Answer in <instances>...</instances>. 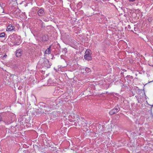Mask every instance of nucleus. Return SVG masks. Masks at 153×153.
Here are the masks:
<instances>
[{"instance_id":"nucleus-3","label":"nucleus","mask_w":153,"mask_h":153,"mask_svg":"<svg viewBox=\"0 0 153 153\" xmlns=\"http://www.w3.org/2000/svg\"><path fill=\"white\" fill-rule=\"evenodd\" d=\"M120 109L119 108L115 107L110 111L109 114L110 115H113L114 114L117 113L120 111Z\"/></svg>"},{"instance_id":"nucleus-22","label":"nucleus","mask_w":153,"mask_h":153,"mask_svg":"<svg viewBox=\"0 0 153 153\" xmlns=\"http://www.w3.org/2000/svg\"><path fill=\"white\" fill-rule=\"evenodd\" d=\"M141 128H140V131L141 130Z\"/></svg>"},{"instance_id":"nucleus-1","label":"nucleus","mask_w":153,"mask_h":153,"mask_svg":"<svg viewBox=\"0 0 153 153\" xmlns=\"http://www.w3.org/2000/svg\"><path fill=\"white\" fill-rule=\"evenodd\" d=\"M8 39L11 42L10 45L12 46L19 45L21 42V37L15 33L10 35Z\"/></svg>"},{"instance_id":"nucleus-8","label":"nucleus","mask_w":153,"mask_h":153,"mask_svg":"<svg viewBox=\"0 0 153 153\" xmlns=\"http://www.w3.org/2000/svg\"><path fill=\"white\" fill-rule=\"evenodd\" d=\"M87 54L85 55L84 58L86 60H90L91 59V57L90 55L87 54V53H86Z\"/></svg>"},{"instance_id":"nucleus-2","label":"nucleus","mask_w":153,"mask_h":153,"mask_svg":"<svg viewBox=\"0 0 153 153\" xmlns=\"http://www.w3.org/2000/svg\"><path fill=\"white\" fill-rule=\"evenodd\" d=\"M15 116L13 114H10L6 117L3 120L6 124L8 125L13 122Z\"/></svg>"},{"instance_id":"nucleus-10","label":"nucleus","mask_w":153,"mask_h":153,"mask_svg":"<svg viewBox=\"0 0 153 153\" xmlns=\"http://www.w3.org/2000/svg\"><path fill=\"white\" fill-rule=\"evenodd\" d=\"M63 97L64 99H68L69 98H70V96L67 93H65Z\"/></svg>"},{"instance_id":"nucleus-15","label":"nucleus","mask_w":153,"mask_h":153,"mask_svg":"<svg viewBox=\"0 0 153 153\" xmlns=\"http://www.w3.org/2000/svg\"><path fill=\"white\" fill-rule=\"evenodd\" d=\"M7 55L6 54H5L3 56L2 58L4 59V58H6L7 57Z\"/></svg>"},{"instance_id":"nucleus-17","label":"nucleus","mask_w":153,"mask_h":153,"mask_svg":"<svg viewBox=\"0 0 153 153\" xmlns=\"http://www.w3.org/2000/svg\"><path fill=\"white\" fill-rule=\"evenodd\" d=\"M130 1L133 2L135 0H128Z\"/></svg>"},{"instance_id":"nucleus-13","label":"nucleus","mask_w":153,"mask_h":153,"mask_svg":"<svg viewBox=\"0 0 153 153\" xmlns=\"http://www.w3.org/2000/svg\"><path fill=\"white\" fill-rule=\"evenodd\" d=\"M85 71L87 73H89L91 71V69L89 68H86L85 69Z\"/></svg>"},{"instance_id":"nucleus-16","label":"nucleus","mask_w":153,"mask_h":153,"mask_svg":"<svg viewBox=\"0 0 153 153\" xmlns=\"http://www.w3.org/2000/svg\"><path fill=\"white\" fill-rule=\"evenodd\" d=\"M43 21H45V22H47V21H48V20L47 19H46L44 18L43 19Z\"/></svg>"},{"instance_id":"nucleus-14","label":"nucleus","mask_w":153,"mask_h":153,"mask_svg":"<svg viewBox=\"0 0 153 153\" xmlns=\"http://www.w3.org/2000/svg\"><path fill=\"white\" fill-rule=\"evenodd\" d=\"M5 35V34L4 33H2L0 34V38L4 37Z\"/></svg>"},{"instance_id":"nucleus-7","label":"nucleus","mask_w":153,"mask_h":153,"mask_svg":"<svg viewBox=\"0 0 153 153\" xmlns=\"http://www.w3.org/2000/svg\"><path fill=\"white\" fill-rule=\"evenodd\" d=\"M16 52V55L17 57H19L22 55V51L21 50H17Z\"/></svg>"},{"instance_id":"nucleus-19","label":"nucleus","mask_w":153,"mask_h":153,"mask_svg":"<svg viewBox=\"0 0 153 153\" xmlns=\"http://www.w3.org/2000/svg\"><path fill=\"white\" fill-rule=\"evenodd\" d=\"M138 102L139 103H141L142 102V101H140H140H139V100H138Z\"/></svg>"},{"instance_id":"nucleus-9","label":"nucleus","mask_w":153,"mask_h":153,"mask_svg":"<svg viewBox=\"0 0 153 153\" xmlns=\"http://www.w3.org/2000/svg\"><path fill=\"white\" fill-rule=\"evenodd\" d=\"M51 46H50L49 47L47 48V49L45 51V54H49L51 53Z\"/></svg>"},{"instance_id":"nucleus-12","label":"nucleus","mask_w":153,"mask_h":153,"mask_svg":"<svg viewBox=\"0 0 153 153\" xmlns=\"http://www.w3.org/2000/svg\"><path fill=\"white\" fill-rule=\"evenodd\" d=\"M19 121L20 125H23L25 123V121H23V120H22V119L21 118L19 120Z\"/></svg>"},{"instance_id":"nucleus-6","label":"nucleus","mask_w":153,"mask_h":153,"mask_svg":"<svg viewBox=\"0 0 153 153\" xmlns=\"http://www.w3.org/2000/svg\"><path fill=\"white\" fill-rule=\"evenodd\" d=\"M82 120H80L79 123H81V124L82 126H85L87 125V121L86 120H85L84 119L82 118Z\"/></svg>"},{"instance_id":"nucleus-18","label":"nucleus","mask_w":153,"mask_h":153,"mask_svg":"<svg viewBox=\"0 0 153 153\" xmlns=\"http://www.w3.org/2000/svg\"><path fill=\"white\" fill-rule=\"evenodd\" d=\"M1 119H2V118H1V115H0V121H1Z\"/></svg>"},{"instance_id":"nucleus-4","label":"nucleus","mask_w":153,"mask_h":153,"mask_svg":"<svg viewBox=\"0 0 153 153\" xmlns=\"http://www.w3.org/2000/svg\"><path fill=\"white\" fill-rule=\"evenodd\" d=\"M14 29L15 27L10 24L7 26L6 30L7 31H11L15 30Z\"/></svg>"},{"instance_id":"nucleus-20","label":"nucleus","mask_w":153,"mask_h":153,"mask_svg":"<svg viewBox=\"0 0 153 153\" xmlns=\"http://www.w3.org/2000/svg\"><path fill=\"white\" fill-rule=\"evenodd\" d=\"M105 93H101V94H105Z\"/></svg>"},{"instance_id":"nucleus-11","label":"nucleus","mask_w":153,"mask_h":153,"mask_svg":"<svg viewBox=\"0 0 153 153\" xmlns=\"http://www.w3.org/2000/svg\"><path fill=\"white\" fill-rule=\"evenodd\" d=\"M45 66L47 67V68H49L50 67L51 65L50 64L49 62L48 61L45 62Z\"/></svg>"},{"instance_id":"nucleus-21","label":"nucleus","mask_w":153,"mask_h":153,"mask_svg":"<svg viewBox=\"0 0 153 153\" xmlns=\"http://www.w3.org/2000/svg\"><path fill=\"white\" fill-rule=\"evenodd\" d=\"M108 93V92H106V93Z\"/></svg>"},{"instance_id":"nucleus-5","label":"nucleus","mask_w":153,"mask_h":153,"mask_svg":"<svg viewBox=\"0 0 153 153\" xmlns=\"http://www.w3.org/2000/svg\"><path fill=\"white\" fill-rule=\"evenodd\" d=\"M44 14V12L42 8H40L38 11V14L39 16H43Z\"/></svg>"}]
</instances>
